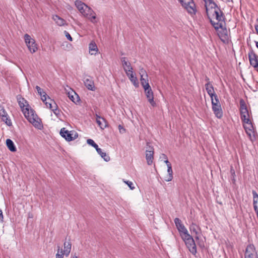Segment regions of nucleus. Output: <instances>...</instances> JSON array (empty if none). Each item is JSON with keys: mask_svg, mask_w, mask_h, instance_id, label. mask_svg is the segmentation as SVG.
<instances>
[{"mask_svg": "<svg viewBox=\"0 0 258 258\" xmlns=\"http://www.w3.org/2000/svg\"><path fill=\"white\" fill-rule=\"evenodd\" d=\"M17 100L20 107L22 109V111L25 117L35 127L40 128L42 127L40 120L37 114L34 113L33 110H29L28 109V106L26 105L27 101L24 98L21 97H18Z\"/></svg>", "mask_w": 258, "mask_h": 258, "instance_id": "obj_1", "label": "nucleus"}, {"mask_svg": "<svg viewBox=\"0 0 258 258\" xmlns=\"http://www.w3.org/2000/svg\"><path fill=\"white\" fill-rule=\"evenodd\" d=\"M75 5L79 11L85 17L89 19L91 22H96V14L93 10L87 5L80 1L75 2Z\"/></svg>", "mask_w": 258, "mask_h": 258, "instance_id": "obj_2", "label": "nucleus"}, {"mask_svg": "<svg viewBox=\"0 0 258 258\" xmlns=\"http://www.w3.org/2000/svg\"><path fill=\"white\" fill-rule=\"evenodd\" d=\"M212 17L217 21V22H215L212 20L210 16V18L208 19L210 20L211 24L215 30H218L219 28H222L223 24L225 23L226 18L223 12L221 11L220 8L213 11V12H212Z\"/></svg>", "mask_w": 258, "mask_h": 258, "instance_id": "obj_3", "label": "nucleus"}, {"mask_svg": "<svg viewBox=\"0 0 258 258\" xmlns=\"http://www.w3.org/2000/svg\"><path fill=\"white\" fill-rule=\"evenodd\" d=\"M182 7L191 16L194 17L197 12V7L194 0H178Z\"/></svg>", "mask_w": 258, "mask_h": 258, "instance_id": "obj_4", "label": "nucleus"}, {"mask_svg": "<svg viewBox=\"0 0 258 258\" xmlns=\"http://www.w3.org/2000/svg\"><path fill=\"white\" fill-rule=\"evenodd\" d=\"M122 66L130 81H137L135 74L133 71L130 62L127 60L126 57L121 58Z\"/></svg>", "mask_w": 258, "mask_h": 258, "instance_id": "obj_5", "label": "nucleus"}, {"mask_svg": "<svg viewBox=\"0 0 258 258\" xmlns=\"http://www.w3.org/2000/svg\"><path fill=\"white\" fill-rule=\"evenodd\" d=\"M183 240L184 241L187 248L189 251L194 255H195L197 252V247L192 236L188 234L182 238Z\"/></svg>", "mask_w": 258, "mask_h": 258, "instance_id": "obj_6", "label": "nucleus"}, {"mask_svg": "<svg viewBox=\"0 0 258 258\" xmlns=\"http://www.w3.org/2000/svg\"><path fill=\"white\" fill-rule=\"evenodd\" d=\"M24 39L25 43L29 51L31 53L35 52L38 50L37 44L36 43L35 40L34 39L32 38L29 34H25Z\"/></svg>", "mask_w": 258, "mask_h": 258, "instance_id": "obj_7", "label": "nucleus"}, {"mask_svg": "<svg viewBox=\"0 0 258 258\" xmlns=\"http://www.w3.org/2000/svg\"><path fill=\"white\" fill-rule=\"evenodd\" d=\"M175 224L178 229L181 238L189 234L185 226L182 224L181 220L178 218H175L174 220Z\"/></svg>", "mask_w": 258, "mask_h": 258, "instance_id": "obj_8", "label": "nucleus"}, {"mask_svg": "<svg viewBox=\"0 0 258 258\" xmlns=\"http://www.w3.org/2000/svg\"><path fill=\"white\" fill-rule=\"evenodd\" d=\"M60 135L68 141H71L76 139L78 137V134L76 132H69L66 130L65 128L61 129L60 132Z\"/></svg>", "mask_w": 258, "mask_h": 258, "instance_id": "obj_9", "label": "nucleus"}, {"mask_svg": "<svg viewBox=\"0 0 258 258\" xmlns=\"http://www.w3.org/2000/svg\"><path fill=\"white\" fill-rule=\"evenodd\" d=\"M48 102H45V105L47 108L51 109L53 113L58 117L60 115V111L58 109V106L56 103L50 97L48 98Z\"/></svg>", "mask_w": 258, "mask_h": 258, "instance_id": "obj_10", "label": "nucleus"}, {"mask_svg": "<svg viewBox=\"0 0 258 258\" xmlns=\"http://www.w3.org/2000/svg\"><path fill=\"white\" fill-rule=\"evenodd\" d=\"M243 127L250 140L252 141L254 140L255 136L253 131V127L250 120H249L247 122H243Z\"/></svg>", "mask_w": 258, "mask_h": 258, "instance_id": "obj_11", "label": "nucleus"}, {"mask_svg": "<svg viewBox=\"0 0 258 258\" xmlns=\"http://www.w3.org/2000/svg\"><path fill=\"white\" fill-rule=\"evenodd\" d=\"M244 256L245 258H258L255 247L253 244H249L247 246Z\"/></svg>", "mask_w": 258, "mask_h": 258, "instance_id": "obj_12", "label": "nucleus"}, {"mask_svg": "<svg viewBox=\"0 0 258 258\" xmlns=\"http://www.w3.org/2000/svg\"><path fill=\"white\" fill-rule=\"evenodd\" d=\"M65 92L68 95L69 98L75 103L79 102L80 97L70 87L67 86L64 87Z\"/></svg>", "mask_w": 258, "mask_h": 258, "instance_id": "obj_13", "label": "nucleus"}, {"mask_svg": "<svg viewBox=\"0 0 258 258\" xmlns=\"http://www.w3.org/2000/svg\"><path fill=\"white\" fill-rule=\"evenodd\" d=\"M147 146L146 150V159L148 165H151L153 163L154 159V151L153 147L149 145L147 143Z\"/></svg>", "mask_w": 258, "mask_h": 258, "instance_id": "obj_14", "label": "nucleus"}, {"mask_svg": "<svg viewBox=\"0 0 258 258\" xmlns=\"http://www.w3.org/2000/svg\"><path fill=\"white\" fill-rule=\"evenodd\" d=\"M248 57L250 65L257 70L258 57L256 54L253 51V50H251L248 53Z\"/></svg>", "mask_w": 258, "mask_h": 258, "instance_id": "obj_15", "label": "nucleus"}, {"mask_svg": "<svg viewBox=\"0 0 258 258\" xmlns=\"http://www.w3.org/2000/svg\"><path fill=\"white\" fill-rule=\"evenodd\" d=\"M212 110L215 116L218 118H221L223 116V111L221 108V104H216L213 103Z\"/></svg>", "mask_w": 258, "mask_h": 258, "instance_id": "obj_16", "label": "nucleus"}, {"mask_svg": "<svg viewBox=\"0 0 258 258\" xmlns=\"http://www.w3.org/2000/svg\"><path fill=\"white\" fill-rule=\"evenodd\" d=\"M96 122L101 129L104 130L107 126V121L104 118L99 116L97 114H96Z\"/></svg>", "mask_w": 258, "mask_h": 258, "instance_id": "obj_17", "label": "nucleus"}, {"mask_svg": "<svg viewBox=\"0 0 258 258\" xmlns=\"http://www.w3.org/2000/svg\"><path fill=\"white\" fill-rule=\"evenodd\" d=\"M36 89L38 94L41 96L42 101L45 104L46 102H48V98L49 97L46 94V93L43 91V90L40 87L36 86Z\"/></svg>", "mask_w": 258, "mask_h": 258, "instance_id": "obj_18", "label": "nucleus"}, {"mask_svg": "<svg viewBox=\"0 0 258 258\" xmlns=\"http://www.w3.org/2000/svg\"><path fill=\"white\" fill-rule=\"evenodd\" d=\"M145 92L148 101L152 105V106H155L156 105V103L154 101L153 93L152 91V89L145 91Z\"/></svg>", "mask_w": 258, "mask_h": 258, "instance_id": "obj_19", "label": "nucleus"}, {"mask_svg": "<svg viewBox=\"0 0 258 258\" xmlns=\"http://www.w3.org/2000/svg\"><path fill=\"white\" fill-rule=\"evenodd\" d=\"M139 73L141 77L140 81H149L147 72L143 68L140 67Z\"/></svg>", "mask_w": 258, "mask_h": 258, "instance_id": "obj_20", "label": "nucleus"}, {"mask_svg": "<svg viewBox=\"0 0 258 258\" xmlns=\"http://www.w3.org/2000/svg\"><path fill=\"white\" fill-rule=\"evenodd\" d=\"M205 88L208 94L211 98L213 97V96L216 94L214 91L213 85L210 83H208L205 85Z\"/></svg>", "mask_w": 258, "mask_h": 258, "instance_id": "obj_21", "label": "nucleus"}, {"mask_svg": "<svg viewBox=\"0 0 258 258\" xmlns=\"http://www.w3.org/2000/svg\"><path fill=\"white\" fill-rule=\"evenodd\" d=\"M64 250L62 251L63 254L68 256L71 252L72 245L70 242H64L63 243Z\"/></svg>", "mask_w": 258, "mask_h": 258, "instance_id": "obj_22", "label": "nucleus"}, {"mask_svg": "<svg viewBox=\"0 0 258 258\" xmlns=\"http://www.w3.org/2000/svg\"><path fill=\"white\" fill-rule=\"evenodd\" d=\"M6 145L8 148L11 152H16L17 150L16 147L14 145V142L11 139H7L6 140Z\"/></svg>", "mask_w": 258, "mask_h": 258, "instance_id": "obj_23", "label": "nucleus"}, {"mask_svg": "<svg viewBox=\"0 0 258 258\" xmlns=\"http://www.w3.org/2000/svg\"><path fill=\"white\" fill-rule=\"evenodd\" d=\"M167 172L168 174L165 177V180L166 181H170L173 178V171L171 165H169L168 166H167Z\"/></svg>", "mask_w": 258, "mask_h": 258, "instance_id": "obj_24", "label": "nucleus"}, {"mask_svg": "<svg viewBox=\"0 0 258 258\" xmlns=\"http://www.w3.org/2000/svg\"><path fill=\"white\" fill-rule=\"evenodd\" d=\"M241 119L243 122H247L250 120L248 110L240 112Z\"/></svg>", "mask_w": 258, "mask_h": 258, "instance_id": "obj_25", "label": "nucleus"}, {"mask_svg": "<svg viewBox=\"0 0 258 258\" xmlns=\"http://www.w3.org/2000/svg\"><path fill=\"white\" fill-rule=\"evenodd\" d=\"M52 19L60 26H63L65 24V20L57 15L53 16Z\"/></svg>", "mask_w": 258, "mask_h": 258, "instance_id": "obj_26", "label": "nucleus"}, {"mask_svg": "<svg viewBox=\"0 0 258 258\" xmlns=\"http://www.w3.org/2000/svg\"><path fill=\"white\" fill-rule=\"evenodd\" d=\"M97 153L101 156V157L104 159L106 161H108L110 160V157L107 156L105 152L102 151L101 148L99 147L96 150Z\"/></svg>", "mask_w": 258, "mask_h": 258, "instance_id": "obj_27", "label": "nucleus"}, {"mask_svg": "<svg viewBox=\"0 0 258 258\" xmlns=\"http://www.w3.org/2000/svg\"><path fill=\"white\" fill-rule=\"evenodd\" d=\"M89 48L91 54H96L98 50V48L96 44L93 42H91L89 44Z\"/></svg>", "mask_w": 258, "mask_h": 258, "instance_id": "obj_28", "label": "nucleus"}, {"mask_svg": "<svg viewBox=\"0 0 258 258\" xmlns=\"http://www.w3.org/2000/svg\"><path fill=\"white\" fill-rule=\"evenodd\" d=\"M203 1L205 3L206 12L207 16L208 18H210L209 9L208 8V6H209V5H211L214 2L213 0H203Z\"/></svg>", "mask_w": 258, "mask_h": 258, "instance_id": "obj_29", "label": "nucleus"}, {"mask_svg": "<svg viewBox=\"0 0 258 258\" xmlns=\"http://www.w3.org/2000/svg\"><path fill=\"white\" fill-rule=\"evenodd\" d=\"M84 84L88 89L91 91H94L95 90L94 82H84Z\"/></svg>", "mask_w": 258, "mask_h": 258, "instance_id": "obj_30", "label": "nucleus"}, {"mask_svg": "<svg viewBox=\"0 0 258 258\" xmlns=\"http://www.w3.org/2000/svg\"><path fill=\"white\" fill-rule=\"evenodd\" d=\"M2 120L4 121L8 126H11L12 123L8 114L6 115V117H1Z\"/></svg>", "mask_w": 258, "mask_h": 258, "instance_id": "obj_31", "label": "nucleus"}, {"mask_svg": "<svg viewBox=\"0 0 258 258\" xmlns=\"http://www.w3.org/2000/svg\"><path fill=\"white\" fill-rule=\"evenodd\" d=\"M240 112L247 110L246 104L243 99L240 100Z\"/></svg>", "mask_w": 258, "mask_h": 258, "instance_id": "obj_32", "label": "nucleus"}, {"mask_svg": "<svg viewBox=\"0 0 258 258\" xmlns=\"http://www.w3.org/2000/svg\"><path fill=\"white\" fill-rule=\"evenodd\" d=\"M87 143L89 145L95 148L96 150L98 148V146L94 142V141L92 139H88L87 140Z\"/></svg>", "mask_w": 258, "mask_h": 258, "instance_id": "obj_33", "label": "nucleus"}, {"mask_svg": "<svg viewBox=\"0 0 258 258\" xmlns=\"http://www.w3.org/2000/svg\"><path fill=\"white\" fill-rule=\"evenodd\" d=\"M58 249H57V252L56 254V258H63V255H64L62 253V250L60 249V246H58Z\"/></svg>", "mask_w": 258, "mask_h": 258, "instance_id": "obj_34", "label": "nucleus"}, {"mask_svg": "<svg viewBox=\"0 0 258 258\" xmlns=\"http://www.w3.org/2000/svg\"><path fill=\"white\" fill-rule=\"evenodd\" d=\"M208 8L209 9V12L211 10H217V9L220 8V7H219L218 6V5L215 2L213 3L211 5H209V6H208Z\"/></svg>", "mask_w": 258, "mask_h": 258, "instance_id": "obj_35", "label": "nucleus"}, {"mask_svg": "<svg viewBox=\"0 0 258 258\" xmlns=\"http://www.w3.org/2000/svg\"><path fill=\"white\" fill-rule=\"evenodd\" d=\"M211 99L212 101V105H213V103H215L216 104H221L219 102L218 96L216 94L213 96V97L211 98Z\"/></svg>", "mask_w": 258, "mask_h": 258, "instance_id": "obj_36", "label": "nucleus"}, {"mask_svg": "<svg viewBox=\"0 0 258 258\" xmlns=\"http://www.w3.org/2000/svg\"><path fill=\"white\" fill-rule=\"evenodd\" d=\"M198 226L195 224H192L189 227L190 230L191 232L195 233L196 234H198Z\"/></svg>", "mask_w": 258, "mask_h": 258, "instance_id": "obj_37", "label": "nucleus"}, {"mask_svg": "<svg viewBox=\"0 0 258 258\" xmlns=\"http://www.w3.org/2000/svg\"><path fill=\"white\" fill-rule=\"evenodd\" d=\"M7 112L4 108V107H0V117H6V115H7Z\"/></svg>", "mask_w": 258, "mask_h": 258, "instance_id": "obj_38", "label": "nucleus"}, {"mask_svg": "<svg viewBox=\"0 0 258 258\" xmlns=\"http://www.w3.org/2000/svg\"><path fill=\"white\" fill-rule=\"evenodd\" d=\"M145 91L151 89L148 82H141Z\"/></svg>", "mask_w": 258, "mask_h": 258, "instance_id": "obj_39", "label": "nucleus"}, {"mask_svg": "<svg viewBox=\"0 0 258 258\" xmlns=\"http://www.w3.org/2000/svg\"><path fill=\"white\" fill-rule=\"evenodd\" d=\"M123 181L131 189H135V186H134V184L132 181L128 180L125 181L124 179Z\"/></svg>", "mask_w": 258, "mask_h": 258, "instance_id": "obj_40", "label": "nucleus"}, {"mask_svg": "<svg viewBox=\"0 0 258 258\" xmlns=\"http://www.w3.org/2000/svg\"><path fill=\"white\" fill-rule=\"evenodd\" d=\"M120 133L123 134L125 132V129L120 124L118 126Z\"/></svg>", "mask_w": 258, "mask_h": 258, "instance_id": "obj_41", "label": "nucleus"}, {"mask_svg": "<svg viewBox=\"0 0 258 258\" xmlns=\"http://www.w3.org/2000/svg\"><path fill=\"white\" fill-rule=\"evenodd\" d=\"M64 33H65L66 37H67V38L68 40H69L70 41H72L73 40V38L71 37V35L69 34V33L67 31H65Z\"/></svg>", "mask_w": 258, "mask_h": 258, "instance_id": "obj_42", "label": "nucleus"}, {"mask_svg": "<svg viewBox=\"0 0 258 258\" xmlns=\"http://www.w3.org/2000/svg\"><path fill=\"white\" fill-rule=\"evenodd\" d=\"M252 194L253 195V199L258 198V194L256 193V192L255 190H252Z\"/></svg>", "mask_w": 258, "mask_h": 258, "instance_id": "obj_43", "label": "nucleus"}, {"mask_svg": "<svg viewBox=\"0 0 258 258\" xmlns=\"http://www.w3.org/2000/svg\"><path fill=\"white\" fill-rule=\"evenodd\" d=\"M4 221V216L3 214V212L1 210H0V222H3Z\"/></svg>", "mask_w": 258, "mask_h": 258, "instance_id": "obj_44", "label": "nucleus"}, {"mask_svg": "<svg viewBox=\"0 0 258 258\" xmlns=\"http://www.w3.org/2000/svg\"><path fill=\"white\" fill-rule=\"evenodd\" d=\"M257 202H258V198L253 199V206L254 205H257Z\"/></svg>", "mask_w": 258, "mask_h": 258, "instance_id": "obj_45", "label": "nucleus"}, {"mask_svg": "<svg viewBox=\"0 0 258 258\" xmlns=\"http://www.w3.org/2000/svg\"><path fill=\"white\" fill-rule=\"evenodd\" d=\"M253 208H254V211H255V213L256 214V216H257V217L258 218V208H257V205H254L253 206Z\"/></svg>", "mask_w": 258, "mask_h": 258, "instance_id": "obj_46", "label": "nucleus"}, {"mask_svg": "<svg viewBox=\"0 0 258 258\" xmlns=\"http://www.w3.org/2000/svg\"><path fill=\"white\" fill-rule=\"evenodd\" d=\"M139 82H133L134 85L136 87H138L139 86Z\"/></svg>", "mask_w": 258, "mask_h": 258, "instance_id": "obj_47", "label": "nucleus"}, {"mask_svg": "<svg viewBox=\"0 0 258 258\" xmlns=\"http://www.w3.org/2000/svg\"><path fill=\"white\" fill-rule=\"evenodd\" d=\"M257 24L255 25V29L256 33L258 34V20H257Z\"/></svg>", "mask_w": 258, "mask_h": 258, "instance_id": "obj_48", "label": "nucleus"}, {"mask_svg": "<svg viewBox=\"0 0 258 258\" xmlns=\"http://www.w3.org/2000/svg\"><path fill=\"white\" fill-rule=\"evenodd\" d=\"M164 162L166 164L167 166H168L169 165H171V163L168 161L167 159H166Z\"/></svg>", "mask_w": 258, "mask_h": 258, "instance_id": "obj_49", "label": "nucleus"}, {"mask_svg": "<svg viewBox=\"0 0 258 258\" xmlns=\"http://www.w3.org/2000/svg\"><path fill=\"white\" fill-rule=\"evenodd\" d=\"M163 158H165V159H167V157L166 155L163 154Z\"/></svg>", "mask_w": 258, "mask_h": 258, "instance_id": "obj_50", "label": "nucleus"}, {"mask_svg": "<svg viewBox=\"0 0 258 258\" xmlns=\"http://www.w3.org/2000/svg\"><path fill=\"white\" fill-rule=\"evenodd\" d=\"M255 45H256V47L258 48V42L257 41H255Z\"/></svg>", "mask_w": 258, "mask_h": 258, "instance_id": "obj_51", "label": "nucleus"}, {"mask_svg": "<svg viewBox=\"0 0 258 258\" xmlns=\"http://www.w3.org/2000/svg\"><path fill=\"white\" fill-rule=\"evenodd\" d=\"M73 258H78V257L77 256H74L73 257Z\"/></svg>", "mask_w": 258, "mask_h": 258, "instance_id": "obj_52", "label": "nucleus"}]
</instances>
